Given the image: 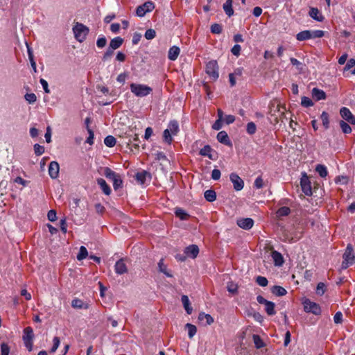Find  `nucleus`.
I'll return each instance as SVG.
<instances>
[{"mask_svg": "<svg viewBox=\"0 0 355 355\" xmlns=\"http://www.w3.org/2000/svg\"><path fill=\"white\" fill-rule=\"evenodd\" d=\"M312 96L313 98L315 100V101H320V100H324L326 98L327 96H326V94L325 92L322 90V89H320L318 88H313L312 89Z\"/></svg>", "mask_w": 355, "mask_h": 355, "instance_id": "obj_21", "label": "nucleus"}, {"mask_svg": "<svg viewBox=\"0 0 355 355\" xmlns=\"http://www.w3.org/2000/svg\"><path fill=\"white\" fill-rule=\"evenodd\" d=\"M300 185L302 190L306 196H310L312 195V189L311 182L306 174L300 180Z\"/></svg>", "mask_w": 355, "mask_h": 355, "instance_id": "obj_8", "label": "nucleus"}, {"mask_svg": "<svg viewBox=\"0 0 355 355\" xmlns=\"http://www.w3.org/2000/svg\"><path fill=\"white\" fill-rule=\"evenodd\" d=\"M253 341L254 343L255 347L257 349H260L264 346V343L260 338L259 335L254 334L253 335Z\"/></svg>", "mask_w": 355, "mask_h": 355, "instance_id": "obj_44", "label": "nucleus"}, {"mask_svg": "<svg viewBox=\"0 0 355 355\" xmlns=\"http://www.w3.org/2000/svg\"><path fill=\"white\" fill-rule=\"evenodd\" d=\"M275 304L274 302L268 301L265 304V310L268 315H274L276 312L275 311Z\"/></svg>", "mask_w": 355, "mask_h": 355, "instance_id": "obj_33", "label": "nucleus"}, {"mask_svg": "<svg viewBox=\"0 0 355 355\" xmlns=\"http://www.w3.org/2000/svg\"><path fill=\"white\" fill-rule=\"evenodd\" d=\"M185 328L188 330V336L189 338H192L197 332L196 327L192 324L187 323Z\"/></svg>", "mask_w": 355, "mask_h": 355, "instance_id": "obj_36", "label": "nucleus"}, {"mask_svg": "<svg viewBox=\"0 0 355 355\" xmlns=\"http://www.w3.org/2000/svg\"><path fill=\"white\" fill-rule=\"evenodd\" d=\"M175 214L182 220H186L188 216V214L181 208L175 209Z\"/></svg>", "mask_w": 355, "mask_h": 355, "instance_id": "obj_42", "label": "nucleus"}, {"mask_svg": "<svg viewBox=\"0 0 355 355\" xmlns=\"http://www.w3.org/2000/svg\"><path fill=\"white\" fill-rule=\"evenodd\" d=\"M315 171L322 178H325L328 175L327 167L324 165L318 164L315 167Z\"/></svg>", "mask_w": 355, "mask_h": 355, "instance_id": "obj_37", "label": "nucleus"}, {"mask_svg": "<svg viewBox=\"0 0 355 355\" xmlns=\"http://www.w3.org/2000/svg\"><path fill=\"white\" fill-rule=\"evenodd\" d=\"M290 60L291 64L293 66H295L297 68V69H298L300 71L303 70L304 64L301 62H300L299 60L294 58H291Z\"/></svg>", "mask_w": 355, "mask_h": 355, "instance_id": "obj_50", "label": "nucleus"}, {"mask_svg": "<svg viewBox=\"0 0 355 355\" xmlns=\"http://www.w3.org/2000/svg\"><path fill=\"white\" fill-rule=\"evenodd\" d=\"M114 50V49H112L111 46L109 45L106 51L104 53L102 57L103 61H107V60H109L112 56Z\"/></svg>", "mask_w": 355, "mask_h": 355, "instance_id": "obj_45", "label": "nucleus"}, {"mask_svg": "<svg viewBox=\"0 0 355 355\" xmlns=\"http://www.w3.org/2000/svg\"><path fill=\"white\" fill-rule=\"evenodd\" d=\"M256 130H257V127H256V125L253 122H249L248 124H247V132L248 134L250 135H253L256 132Z\"/></svg>", "mask_w": 355, "mask_h": 355, "instance_id": "obj_57", "label": "nucleus"}, {"mask_svg": "<svg viewBox=\"0 0 355 355\" xmlns=\"http://www.w3.org/2000/svg\"><path fill=\"white\" fill-rule=\"evenodd\" d=\"M340 114L348 123L355 124V117L348 108L345 107H342L340 110Z\"/></svg>", "mask_w": 355, "mask_h": 355, "instance_id": "obj_11", "label": "nucleus"}, {"mask_svg": "<svg viewBox=\"0 0 355 355\" xmlns=\"http://www.w3.org/2000/svg\"><path fill=\"white\" fill-rule=\"evenodd\" d=\"M270 291L276 296H284L287 293L286 290L280 286H273Z\"/></svg>", "mask_w": 355, "mask_h": 355, "instance_id": "obj_27", "label": "nucleus"}, {"mask_svg": "<svg viewBox=\"0 0 355 355\" xmlns=\"http://www.w3.org/2000/svg\"><path fill=\"white\" fill-rule=\"evenodd\" d=\"M304 309L306 313H311L315 315L321 314V308L320 305L315 302H311L309 299H306L304 302Z\"/></svg>", "mask_w": 355, "mask_h": 355, "instance_id": "obj_6", "label": "nucleus"}, {"mask_svg": "<svg viewBox=\"0 0 355 355\" xmlns=\"http://www.w3.org/2000/svg\"><path fill=\"white\" fill-rule=\"evenodd\" d=\"M227 291L232 295H235L238 291V286L232 282L228 283L227 286Z\"/></svg>", "mask_w": 355, "mask_h": 355, "instance_id": "obj_52", "label": "nucleus"}, {"mask_svg": "<svg viewBox=\"0 0 355 355\" xmlns=\"http://www.w3.org/2000/svg\"><path fill=\"white\" fill-rule=\"evenodd\" d=\"M230 180L233 184L234 189L236 191H241L244 186L243 180L236 173H232L230 175Z\"/></svg>", "mask_w": 355, "mask_h": 355, "instance_id": "obj_12", "label": "nucleus"}, {"mask_svg": "<svg viewBox=\"0 0 355 355\" xmlns=\"http://www.w3.org/2000/svg\"><path fill=\"white\" fill-rule=\"evenodd\" d=\"M254 185L257 189H261L263 187V180L261 176L256 178Z\"/></svg>", "mask_w": 355, "mask_h": 355, "instance_id": "obj_62", "label": "nucleus"}, {"mask_svg": "<svg viewBox=\"0 0 355 355\" xmlns=\"http://www.w3.org/2000/svg\"><path fill=\"white\" fill-rule=\"evenodd\" d=\"M301 105L304 107H309L313 105L312 100L306 96H303L301 99Z\"/></svg>", "mask_w": 355, "mask_h": 355, "instance_id": "obj_46", "label": "nucleus"}, {"mask_svg": "<svg viewBox=\"0 0 355 355\" xmlns=\"http://www.w3.org/2000/svg\"><path fill=\"white\" fill-rule=\"evenodd\" d=\"M340 126L343 133L349 134L352 132V128L350 125L344 121H340Z\"/></svg>", "mask_w": 355, "mask_h": 355, "instance_id": "obj_43", "label": "nucleus"}, {"mask_svg": "<svg viewBox=\"0 0 355 355\" xmlns=\"http://www.w3.org/2000/svg\"><path fill=\"white\" fill-rule=\"evenodd\" d=\"M309 15L313 19L318 21H322L324 20V17L320 12L319 10L316 8H311L309 11Z\"/></svg>", "mask_w": 355, "mask_h": 355, "instance_id": "obj_23", "label": "nucleus"}, {"mask_svg": "<svg viewBox=\"0 0 355 355\" xmlns=\"http://www.w3.org/2000/svg\"><path fill=\"white\" fill-rule=\"evenodd\" d=\"M181 302L187 313L189 315L191 314L193 309L191 306L188 296L185 295H182Z\"/></svg>", "mask_w": 355, "mask_h": 355, "instance_id": "obj_22", "label": "nucleus"}, {"mask_svg": "<svg viewBox=\"0 0 355 355\" xmlns=\"http://www.w3.org/2000/svg\"><path fill=\"white\" fill-rule=\"evenodd\" d=\"M141 38V34L139 33H135L132 35V43L135 45L137 44Z\"/></svg>", "mask_w": 355, "mask_h": 355, "instance_id": "obj_63", "label": "nucleus"}, {"mask_svg": "<svg viewBox=\"0 0 355 355\" xmlns=\"http://www.w3.org/2000/svg\"><path fill=\"white\" fill-rule=\"evenodd\" d=\"M324 35V32L320 30L311 31V38H320Z\"/></svg>", "mask_w": 355, "mask_h": 355, "instance_id": "obj_56", "label": "nucleus"}, {"mask_svg": "<svg viewBox=\"0 0 355 355\" xmlns=\"http://www.w3.org/2000/svg\"><path fill=\"white\" fill-rule=\"evenodd\" d=\"M71 306L76 309H87V305L80 299H73L71 302Z\"/></svg>", "mask_w": 355, "mask_h": 355, "instance_id": "obj_34", "label": "nucleus"}, {"mask_svg": "<svg viewBox=\"0 0 355 355\" xmlns=\"http://www.w3.org/2000/svg\"><path fill=\"white\" fill-rule=\"evenodd\" d=\"M256 283L260 286L265 287L268 285V279L263 276H257L256 278Z\"/></svg>", "mask_w": 355, "mask_h": 355, "instance_id": "obj_48", "label": "nucleus"}, {"mask_svg": "<svg viewBox=\"0 0 355 355\" xmlns=\"http://www.w3.org/2000/svg\"><path fill=\"white\" fill-rule=\"evenodd\" d=\"M212 128L218 130L222 128V109H218V119L212 125Z\"/></svg>", "mask_w": 355, "mask_h": 355, "instance_id": "obj_31", "label": "nucleus"}, {"mask_svg": "<svg viewBox=\"0 0 355 355\" xmlns=\"http://www.w3.org/2000/svg\"><path fill=\"white\" fill-rule=\"evenodd\" d=\"M325 290H326V286L324 283L320 282L318 284L317 288H316V293L318 295H320V296L323 295L325 293Z\"/></svg>", "mask_w": 355, "mask_h": 355, "instance_id": "obj_49", "label": "nucleus"}, {"mask_svg": "<svg viewBox=\"0 0 355 355\" xmlns=\"http://www.w3.org/2000/svg\"><path fill=\"white\" fill-rule=\"evenodd\" d=\"M104 175L107 179L112 181L113 187L115 191L123 187V180L119 173H115L109 167H105Z\"/></svg>", "mask_w": 355, "mask_h": 355, "instance_id": "obj_2", "label": "nucleus"}, {"mask_svg": "<svg viewBox=\"0 0 355 355\" xmlns=\"http://www.w3.org/2000/svg\"><path fill=\"white\" fill-rule=\"evenodd\" d=\"M211 32L214 34H219L222 32V26L218 24H214L211 26Z\"/></svg>", "mask_w": 355, "mask_h": 355, "instance_id": "obj_58", "label": "nucleus"}, {"mask_svg": "<svg viewBox=\"0 0 355 355\" xmlns=\"http://www.w3.org/2000/svg\"><path fill=\"white\" fill-rule=\"evenodd\" d=\"M311 31L306 30L298 33L296 35V39L298 41H304L311 39Z\"/></svg>", "mask_w": 355, "mask_h": 355, "instance_id": "obj_30", "label": "nucleus"}, {"mask_svg": "<svg viewBox=\"0 0 355 355\" xmlns=\"http://www.w3.org/2000/svg\"><path fill=\"white\" fill-rule=\"evenodd\" d=\"M198 319L202 325L211 324L214 322L213 318L209 314L203 312L199 313Z\"/></svg>", "mask_w": 355, "mask_h": 355, "instance_id": "obj_17", "label": "nucleus"}, {"mask_svg": "<svg viewBox=\"0 0 355 355\" xmlns=\"http://www.w3.org/2000/svg\"><path fill=\"white\" fill-rule=\"evenodd\" d=\"M60 171L59 164L55 161H52L49 165V174L52 179H56L58 177Z\"/></svg>", "mask_w": 355, "mask_h": 355, "instance_id": "obj_13", "label": "nucleus"}, {"mask_svg": "<svg viewBox=\"0 0 355 355\" xmlns=\"http://www.w3.org/2000/svg\"><path fill=\"white\" fill-rule=\"evenodd\" d=\"M47 217H48V219L51 222L56 220V219H57L56 211L53 209H51L50 211H49V212L47 214Z\"/></svg>", "mask_w": 355, "mask_h": 355, "instance_id": "obj_61", "label": "nucleus"}, {"mask_svg": "<svg viewBox=\"0 0 355 355\" xmlns=\"http://www.w3.org/2000/svg\"><path fill=\"white\" fill-rule=\"evenodd\" d=\"M204 197L208 202H213L216 198V193L214 190L209 189L204 193Z\"/></svg>", "mask_w": 355, "mask_h": 355, "instance_id": "obj_32", "label": "nucleus"}, {"mask_svg": "<svg viewBox=\"0 0 355 355\" xmlns=\"http://www.w3.org/2000/svg\"><path fill=\"white\" fill-rule=\"evenodd\" d=\"M272 258L275 265L277 266H281L284 263V258L282 254L277 251L272 252Z\"/></svg>", "mask_w": 355, "mask_h": 355, "instance_id": "obj_24", "label": "nucleus"}, {"mask_svg": "<svg viewBox=\"0 0 355 355\" xmlns=\"http://www.w3.org/2000/svg\"><path fill=\"white\" fill-rule=\"evenodd\" d=\"M35 154L37 156H40L44 153V147L38 144H35L33 146Z\"/></svg>", "mask_w": 355, "mask_h": 355, "instance_id": "obj_51", "label": "nucleus"}, {"mask_svg": "<svg viewBox=\"0 0 355 355\" xmlns=\"http://www.w3.org/2000/svg\"><path fill=\"white\" fill-rule=\"evenodd\" d=\"M114 270L117 275H121L128 272V268L123 259L118 260L114 265Z\"/></svg>", "mask_w": 355, "mask_h": 355, "instance_id": "obj_15", "label": "nucleus"}, {"mask_svg": "<svg viewBox=\"0 0 355 355\" xmlns=\"http://www.w3.org/2000/svg\"><path fill=\"white\" fill-rule=\"evenodd\" d=\"M355 66V59L351 58L349 59L345 67H344V70H349L350 69L353 68Z\"/></svg>", "mask_w": 355, "mask_h": 355, "instance_id": "obj_64", "label": "nucleus"}, {"mask_svg": "<svg viewBox=\"0 0 355 355\" xmlns=\"http://www.w3.org/2000/svg\"><path fill=\"white\" fill-rule=\"evenodd\" d=\"M123 42V39L118 36L111 40L109 45L111 46L112 49H114L116 50L122 45Z\"/></svg>", "mask_w": 355, "mask_h": 355, "instance_id": "obj_29", "label": "nucleus"}, {"mask_svg": "<svg viewBox=\"0 0 355 355\" xmlns=\"http://www.w3.org/2000/svg\"><path fill=\"white\" fill-rule=\"evenodd\" d=\"M74 37L79 42H83L86 39L87 35L89 32V29L85 25L76 22L72 28Z\"/></svg>", "mask_w": 355, "mask_h": 355, "instance_id": "obj_3", "label": "nucleus"}, {"mask_svg": "<svg viewBox=\"0 0 355 355\" xmlns=\"http://www.w3.org/2000/svg\"><path fill=\"white\" fill-rule=\"evenodd\" d=\"M157 268L159 272L163 273L167 277H173L172 272L168 270L167 266L164 262V259H161L158 263Z\"/></svg>", "mask_w": 355, "mask_h": 355, "instance_id": "obj_18", "label": "nucleus"}, {"mask_svg": "<svg viewBox=\"0 0 355 355\" xmlns=\"http://www.w3.org/2000/svg\"><path fill=\"white\" fill-rule=\"evenodd\" d=\"M172 136H173V134L169 130V129L166 128V130H164L163 139H164V142H166L168 144H171L173 141Z\"/></svg>", "mask_w": 355, "mask_h": 355, "instance_id": "obj_39", "label": "nucleus"}, {"mask_svg": "<svg viewBox=\"0 0 355 355\" xmlns=\"http://www.w3.org/2000/svg\"><path fill=\"white\" fill-rule=\"evenodd\" d=\"M237 225L243 230H248L253 227L254 220L250 218H244L237 220Z\"/></svg>", "mask_w": 355, "mask_h": 355, "instance_id": "obj_14", "label": "nucleus"}, {"mask_svg": "<svg viewBox=\"0 0 355 355\" xmlns=\"http://www.w3.org/2000/svg\"><path fill=\"white\" fill-rule=\"evenodd\" d=\"M232 3L233 0H227L226 2L223 3V10L229 17H232L234 15Z\"/></svg>", "mask_w": 355, "mask_h": 355, "instance_id": "obj_25", "label": "nucleus"}, {"mask_svg": "<svg viewBox=\"0 0 355 355\" xmlns=\"http://www.w3.org/2000/svg\"><path fill=\"white\" fill-rule=\"evenodd\" d=\"M155 8V4L151 1H146L144 3L137 6L136 8V15L142 17L147 12H151Z\"/></svg>", "mask_w": 355, "mask_h": 355, "instance_id": "obj_5", "label": "nucleus"}, {"mask_svg": "<svg viewBox=\"0 0 355 355\" xmlns=\"http://www.w3.org/2000/svg\"><path fill=\"white\" fill-rule=\"evenodd\" d=\"M24 98H25L26 101H28V103H30V104L34 103L37 100L36 95L33 93L26 94V95L24 96Z\"/></svg>", "mask_w": 355, "mask_h": 355, "instance_id": "obj_55", "label": "nucleus"}, {"mask_svg": "<svg viewBox=\"0 0 355 355\" xmlns=\"http://www.w3.org/2000/svg\"><path fill=\"white\" fill-rule=\"evenodd\" d=\"M200 155L207 157L210 159L215 160L217 158V153L213 150L209 145H205L200 150Z\"/></svg>", "mask_w": 355, "mask_h": 355, "instance_id": "obj_10", "label": "nucleus"}, {"mask_svg": "<svg viewBox=\"0 0 355 355\" xmlns=\"http://www.w3.org/2000/svg\"><path fill=\"white\" fill-rule=\"evenodd\" d=\"M152 178L151 174L146 171H142L140 172H137L135 174V179L137 181V182L140 184H144L146 182H150Z\"/></svg>", "mask_w": 355, "mask_h": 355, "instance_id": "obj_9", "label": "nucleus"}, {"mask_svg": "<svg viewBox=\"0 0 355 355\" xmlns=\"http://www.w3.org/2000/svg\"><path fill=\"white\" fill-rule=\"evenodd\" d=\"M10 347L8 344L3 343L1 344V355H9Z\"/></svg>", "mask_w": 355, "mask_h": 355, "instance_id": "obj_59", "label": "nucleus"}, {"mask_svg": "<svg viewBox=\"0 0 355 355\" xmlns=\"http://www.w3.org/2000/svg\"><path fill=\"white\" fill-rule=\"evenodd\" d=\"M206 73L213 80L218 79V65L216 60L209 61L206 65Z\"/></svg>", "mask_w": 355, "mask_h": 355, "instance_id": "obj_7", "label": "nucleus"}, {"mask_svg": "<svg viewBox=\"0 0 355 355\" xmlns=\"http://www.w3.org/2000/svg\"><path fill=\"white\" fill-rule=\"evenodd\" d=\"M180 52V49L178 46L175 45L171 46L168 52V58L172 61L175 60L178 58Z\"/></svg>", "mask_w": 355, "mask_h": 355, "instance_id": "obj_20", "label": "nucleus"}, {"mask_svg": "<svg viewBox=\"0 0 355 355\" xmlns=\"http://www.w3.org/2000/svg\"><path fill=\"white\" fill-rule=\"evenodd\" d=\"M107 44V40L104 35L100 36L96 41V46L102 49Z\"/></svg>", "mask_w": 355, "mask_h": 355, "instance_id": "obj_54", "label": "nucleus"}, {"mask_svg": "<svg viewBox=\"0 0 355 355\" xmlns=\"http://www.w3.org/2000/svg\"><path fill=\"white\" fill-rule=\"evenodd\" d=\"M322 125L325 129H328L329 128V114L326 112H322L320 116Z\"/></svg>", "mask_w": 355, "mask_h": 355, "instance_id": "obj_41", "label": "nucleus"}, {"mask_svg": "<svg viewBox=\"0 0 355 355\" xmlns=\"http://www.w3.org/2000/svg\"><path fill=\"white\" fill-rule=\"evenodd\" d=\"M34 334L33 329L31 327H27L24 329L23 341L33 340Z\"/></svg>", "mask_w": 355, "mask_h": 355, "instance_id": "obj_28", "label": "nucleus"}, {"mask_svg": "<svg viewBox=\"0 0 355 355\" xmlns=\"http://www.w3.org/2000/svg\"><path fill=\"white\" fill-rule=\"evenodd\" d=\"M167 129H169L173 136L176 135L180 130L178 122L176 120L170 121Z\"/></svg>", "mask_w": 355, "mask_h": 355, "instance_id": "obj_26", "label": "nucleus"}, {"mask_svg": "<svg viewBox=\"0 0 355 355\" xmlns=\"http://www.w3.org/2000/svg\"><path fill=\"white\" fill-rule=\"evenodd\" d=\"M87 132L89 134V136L87 138L85 142L87 144H89V145H92L94 144V131L89 127H87Z\"/></svg>", "mask_w": 355, "mask_h": 355, "instance_id": "obj_53", "label": "nucleus"}, {"mask_svg": "<svg viewBox=\"0 0 355 355\" xmlns=\"http://www.w3.org/2000/svg\"><path fill=\"white\" fill-rule=\"evenodd\" d=\"M88 256V252L85 246H80L79 252L77 255V259L81 261L85 259Z\"/></svg>", "mask_w": 355, "mask_h": 355, "instance_id": "obj_40", "label": "nucleus"}, {"mask_svg": "<svg viewBox=\"0 0 355 355\" xmlns=\"http://www.w3.org/2000/svg\"><path fill=\"white\" fill-rule=\"evenodd\" d=\"M353 251L352 245L351 244H348L343 255V260L341 265V268L343 270L347 269L349 266L355 263V256Z\"/></svg>", "mask_w": 355, "mask_h": 355, "instance_id": "obj_4", "label": "nucleus"}, {"mask_svg": "<svg viewBox=\"0 0 355 355\" xmlns=\"http://www.w3.org/2000/svg\"><path fill=\"white\" fill-rule=\"evenodd\" d=\"M96 182L105 195H106V196L110 195V193L112 192L111 188L107 184L106 181L103 178H98L96 180Z\"/></svg>", "mask_w": 355, "mask_h": 355, "instance_id": "obj_19", "label": "nucleus"}, {"mask_svg": "<svg viewBox=\"0 0 355 355\" xmlns=\"http://www.w3.org/2000/svg\"><path fill=\"white\" fill-rule=\"evenodd\" d=\"M156 36V32L154 29L149 28L145 32L144 37L146 40H150L155 38Z\"/></svg>", "mask_w": 355, "mask_h": 355, "instance_id": "obj_47", "label": "nucleus"}, {"mask_svg": "<svg viewBox=\"0 0 355 355\" xmlns=\"http://www.w3.org/2000/svg\"><path fill=\"white\" fill-rule=\"evenodd\" d=\"M291 213V209L288 207H282L277 211V217H282V216H286L289 215Z\"/></svg>", "mask_w": 355, "mask_h": 355, "instance_id": "obj_38", "label": "nucleus"}, {"mask_svg": "<svg viewBox=\"0 0 355 355\" xmlns=\"http://www.w3.org/2000/svg\"><path fill=\"white\" fill-rule=\"evenodd\" d=\"M130 88L132 94L140 98L147 96L153 92L150 87L144 84L131 83Z\"/></svg>", "mask_w": 355, "mask_h": 355, "instance_id": "obj_1", "label": "nucleus"}, {"mask_svg": "<svg viewBox=\"0 0 355 355\" xmlns=\"http://www.w3.org/2000/svg\"><path fill=\"white\" fill-rule=\"evenodd\" d=\"M184 253L187 257L195 259L199 253V248L197 245H190L185 248Z\"/></svg>", "mask_w": 355, "mask_h": 355, "instance_id": "obj_16", "label": "nucleus"}, {"mask_svg": "<svg viewBox=\"0 0 355 355\" xmlns=\"http://www.w3.org/2000/svg\"><path fill=\"white\" fill-rule=\"evenodd\" d=\"M116 138L112 135H108L104 139V144L107 147H114L116 145Z\"/></svg>", "mask_w": 355, "mask_h": 355, "instance_id": "obj_35", "label": "nucleus"}, {"mask_svg": "<svg viewBox=\"0 0 355 355\" xmlns=\"http://www.w3.org/2000/svg\"><path fill=\"white\" fill-rule=\"evenodd\" d=\"M53 345L51 349V352H55L57 350V349L58 348L60 343V338L57 336L54 337L53 340Z\"/></svg>", "mask_w": 355, "mask_h": 355, "instance_id": "obj_60", "label": "nucleus"}]
</instances>
